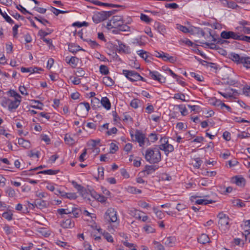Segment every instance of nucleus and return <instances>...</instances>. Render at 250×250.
<instances>
[{
    "label": "nucleus",
    "mask_w": 250,
    "mask_h": 250,
    "mask_svg": "<svg viewBox=\"0 0 250 250\" xmlns=\"http://www.w3.org/2000/svg\"><path fill=\"white\" fill-rule=\"evenodd\" d=\"M159 147L147 148L145 152V158L147 162L151 164H157L161 161V154Z\"/></svg>",
    "instance_id": "obj_1"
},
{
    "label": "nucleus",
    "mask_w": 250,
    "mask_h": 250,
    "mask_svg": "<svg viewBox=\"0 0 250 250\" xmlns=\"http://www.w3.org/2000/svg\"><path fill=\"white\" fill-rule=\"evenodd\" d=\"M230 58L238 64H242L247 69H250V57L240 56L235 53L230 54Z\"/></svg>",
    "instance_id": "obj_2"
},
{
    "label": "nucleus",
    "mask_w": 250,
    "mask_h": 250,
    "mask_svg": "<svg viewBox=\"0 0 250 250\" xmlns=\"http://www.w3.org/2000/svg\"><path fill=\"white\" fill-rule=\"evenodd\" d=\"M90 109L89 103L82 102L76 108V115L80 117L84 118L88 115Z\"/></svg>",
    "instance_id": "obj_3"
},
{
    "label": "nucleus",
    "mask_w": 250,
    "mask_h": 250,
    "mask_svg": "<svg viewBox=\"0 0 250 250\" xmlns=\"http://www.w3.org/2000/svg\"><path fill=\"white\" fill-rule=\"evenodd\" d=\"M160 142L162 144L159 146V149L163 150L167 156L168 155L169 153L174 151L173 146L168 143V140L167 137H162Z\"/></svg>",
    "instance_id": "obj_4"
},
{
    "label": "nucleus",
    "mask_w": 250,
    "mask_h": 250,
    "mask_svg": "<svg viewBox=\"0 0 250 250\" xmlns=\"http://www.w3.org/2000/svg\"><path fill=\"white\" fill-rule=\"evenodd\" d=\"M104 218L108 222L115 223L117 221V212L113 208H109L105 213Z\"/></svg>",
    "instance_id": "obj_5"
},
{
    "label": "nucleus",
    "mask_w": 250,
    "mask_h": 250,
    "mask_svg": "<svg viewBox=\"0 0 250 250\" xmlns=\"http://www.w3.org/2000/svg\"><path fill=\"white\" fill-rule=\"evenodd\" d=\"M221 37L224 39H232L239 41L240 35L233 31H223L221 33Z\"/></svg>",
    "instance_id": "obj_6"
},
{
    "label": "nucleus",
    "mask_w": 250,
    "mask_h": 250,
    "mask_svg": "<svg viewBox=\"0 0 250 250\" xmlns=\"http://www.w3.org/2000/svg\"><path fill=\"white\" fill-rule=\"evenodd\" d=\"M148 76L151 79L157 81L160 83H165L166 82V78L156 71H151L149 70Z\"/></svg>",
    "instance_id": "obj_7"
},
{
    "label": "nucleus",
    "mask_w": 250,
    "mask_h": 250,
    "mask_svg": "<svg viewBox=\"0 0 250 250\" xmlns=\"http://www.w3.org/2000/svg\"><path fill=\"white\" fill-rule=\"evenodd\" d=\"M123 74L130 81L134 82L137 81V77L138 73L134 70H128L124 69L123 70Z\"/></svg>",
    "instance_id": "obj_8"
},
{
    "label": "nucleus",
    "mask_w": 250,
    "mask_h": 250,
    "mask_svg": "<svg viewBox=\"0 0 250 250\" xmlns=\"http://www.w3.org/2000/svg\"><path fill=\"white\" fill-rule=\"evenodd\" d=\"M136 141L139 143L140 146H143L145 145V141L146 139L148 142V139L146 138V135L141 131L136 130L135 134Z\"/></svg>",
    "instance_id": "obj_9"
},
{
    "label": "nucleus",
    "mask_w": 250,
    "mask_h": 250,
    "mask_svg": "<svg viewBox=\"0 0 250 250\" xmlns=\"http://www.w3.org/2000/svg\"><path fill=\"white\" fill-rule=\"evenodd\" d=\"M159 167L156 165H146L140 174H142V176H147L154 172Z\"/></svg>",
    "instance_id": "obj_10"
},
{
    "label": "nucleus",
    "mask_w": 250,
    "mask_h": 250,
    "mask_svg": "<svg viewBox=\"0 0 250 250\" xmlns=\"http://www.w3.org/2000/svg\"><path fill=\"white\" fill-rule=\"evenodd\" d=\"M117 51L119 53H124L128 54L130 53V48L129 46L125 45L121 41L117 40Z\"/></svg>",
    "instance_id": "obj_11"
},
{
    "label": "nucleus",
    "mask_w": 250,
    "mask_h": 250,
    "mask_svg": "<svg viewBox=\"0 0 250 250\" xmlns=\"http://www.w3.org/2000/svg\"><path fill=\"white\" fill-rule=\"evenodd\" d=\"M113 27L116 28L122 24L124 21L122 16H114L111 19Z\"/></svg>",
    "instance_id": "obj_12"
},
{
    "label": "nucleus",
    "mask_w": 250,
    "mask_h": 250,
    "mask_svg": "<svg viewBox=\"0 0 250 250\" xmlns=\"http://www.w3.org/2000/svg\"><path fill=\"white\" fill-rule=\"evenodd\" d=\"M31 205L34 208L37 207L40 209L46 208L47 206L46 201L42 200L40 199H37L35 200L34 203L31 204Z\"/></svg>",
    "instance_id": "obj_13"
},
{
    "label": "nucleus",
    "mask_w": 250,
    "mask_h": 250,
    "mask_svg": "<svg viewBox=\"0 0 250 250\" xmlns=\"http://www.w3.org/2000/svg\"><path fill=\"white\" fill-rule=\"evenodd\" d=\"M92 20L95 23H98L105 20L106 19L103 13V12L101 11L95 13L93 16Z\"/></svg>",
    "instance_id": "obj_14"
},
{
    "label": "nucleus",
    "mask_w": 250,
    "mask_h": 250,
    "mask_svg": "<svg viewBox=\"0 0 250 250\" xmlns=\"http://www.w3.org/2000/svg\"><path fill=\"white\" fill-rule=\"evenodd\" d=\"M21 100L18 99H15L14 100H11L10 99V101L9 103V105L8 106V110L12 111L13 110L16 109L19 106L21 103Z\"/></svg>",
    "instance_id": "obj_15"
},
{
    "label": "nucleus",
    "mask_w": 250,
    "mask_h": 250,
    "mask_svg": "<svg viewBox=\"0 0 250 250\" xmlns=\"http://www.w3.org/2000/svg\"><path fill=\"white\" fill-rule=\"evenodd\" d=\"M232 182L236 185L240 187H244L246 184V180L244 178L236 176L232 178Z\"/></svg>",
    "instance_id": "obj_16"
},
{
    "label": "nucleus",
    "mask_w": 250,
    "mask_h": 250,
    "mask_svg": "<svg viewBox=\"0 0 250 250\" xmlns=\"http://www.w3.org/2000/svg\"><path fill=\"white\" fill-rule=\"evenodd\" d=\"M90 2L98 6H109L111 7H119L121 6L119 5L114 4H111V3H104L101 2L100 1L97 0H90Z\"/></svg>",
    "instance_id": "obj_17"
},
{
    "label": "nucleus",
    "mask_w": 250,
    "mask_h": 250,
    "mask_svg": "<svg viewBox=\"0 0 250 250\" xmlns=\"http://www.w3.org/2000/svg\"><path fill=\"white\" fill-rule=\"evenodd\" d=\"M61 226L65 229L72 228L74 227L75 223L72 219L68 218L62 222Z\"/></svg>",
    "instance_id": "obj_18"
},
{
    "label": "nucleus",
    "mask_w": 250,
    "mask_h": 250,
    "mask_svg": "<svg viewBox=\"0 0 250 250\" xmlns=\"http://www.w3.org/2000/svg\"><path fill=\"white\" fill-rule=\"evenodd\" d=\"M154 27L158 32L162 35H164L166 33V28L165 26L163 24H161L159 22H156L154 24Z\"/></svg>",
    "instance_id": "obj_19"
},
{
    "label": "nucleus",
    "mask_w": 250,
    "mask_h": 250,
    "mask_svg": "<svg viewBox=\"0 0 250 250\" xmlns=\"http://www.w3.org/2000/svg\"><path fill=\"white\" fill-rule=\"evenodd\" d=\"M161 59L166 62H168L171 63H174L176 61V58L173 56H170L168 54L163 52Z\"/></svg>",
    "instance_id": "obj_20"
},
{
    "label": "nucleus",
    "mask_w": 250,
    "mask_h": 250,
    "mask_svg": "<svg viewBox=\"0 0 250 250\" xmlns=\"http://www.w3.org/2000/svg\"><path fill=\"white\" fill-rule=\"evenodd\" d=\"M42 69L41 68L38 67H29V68H25L22 67L21 68V71L23 73L24 72H30L31 73H39V71H42Z\"/></svg>",
    "instance_id": "obj_21"
},
{
    "label": "nucleus",
    "mask_w": 250,
    "mask_h": 250,
    "mask_svg": "<svg viewBox=\"0 0 250 250\" xmlns=\"http://www.w3.org/2000/svg\"><path fill=\"white\" fill-rule=\"evenodd\" d=\"M198 242L202 244H206L210 242V239L207 234L203 233L198 238Z\"/></svg>",
    "instance_id": "obj_22"
},
{
    "label": "nucleus",
    "mask_w": 250,
    "mask_h": 250,
    "mask_svg": "<svg viewBox=\"0 0 250 250\" xmlns=\"http://www.w3.org/2000/svg\"><path fill=\"white\" fill-rule=\"evenodd\" d=\"M175 241V237L173 236L168 237L163 240L164 244L169 247H172Z\"/></svg>",
    "instance_id": "obj_23"
},
{
    "label": "nucleus",
    "mask_w": 250,
    "mask_h": 250,
    "mask_svg": "<svg viewBox=\"0 0 250 250\" xmlns=\"http://www.w3.org/2000/svg\"><path fill=\"white\" fill-rule=\"evenodd\" d=\"M66 62L71 65L72 68H75L79 62V59L76 57H71L70 59L66 58Z\"/></svg>",
    "instance_id": "obj_24"
},
{
    "label": "nucleus",
    "mask_w": 250,
    "mask_h": 250,
    "mask_svg": "<svg viewBox=\"0 0 250 250\" xmlns=\"http://www.w3.org/2000/svg\"><path fill=\"white\" fill-rule=\"evenodd\" d=\"M138 55H139L142 58L144 59L146 62H150V60L148 59L149 58L148 55L149 53L144 50H140L137 52Z\"/></svg>",
    "instance_id": "obj_25"
},
{
    "label": "nucleus",
    "mask_w": 250,
    "mask_h": 250,
    "mask_svg": "<svg viewBox=\"0 0 250 250\" xmlns=\"http://www.w3.org/2000/svg\"><path fill=\"white\" fill-rule=\"evenodd\" d=\"M218 224L222 227H224L225 229L229 228V217H224L219 219Z\"/></svg>",
    "instance_id": "obj_26"
},
{
    "label": "nucleus",
    "mask_w": 250,
    "mask_h": 250,
    "mask_svg": "<svg viewBox=\"0 0 250 250\" xmlns=\"http://www.w3.org/2000/svg\"><path fill=\"white\" fill-rule=\"evenodd\" d=\"M101 104L107 110H109L111 108V104L106 97H103L101 99Z\"/></svg>",
    "instance_id": "obj_27"
},
{
    "label": "nucleus",
    "mask_w": 250,
    "mask_h": 250,
    "mask_svg": "<svg viewBox=\"0 0 250 250\" xmlns=\"http://www.w3.org/2000/svg\"><path fill=\"white\" fill-rule=\"evenodd\" d=\"M68 50L69 51L75 54L78 51L80 50H83V49H82L80 46L79 45H76L74 43H70L68 45Z\"/></svg>",
    "instance_id": "obj_28"
},
{
    "label": "nucleus",
    "mask_w": 250,
    "mask_h": 250,
    "mask_svg": "<svg viewBox=\"0 0 250 250\" xmlns=\"http://www.w3.org/2000/svg\"><path fill=\"white\" fill-rule=\"evenodd\" d=\"M103 83L106 86H112L114 84V81L111 78L108 76L104 77L103 79Z\"/></svg>",
    "instance_id": "obj_29"
},
{
    "label": "nucleus",
    "mask_w": 250,
    "mask_h": 250,
    "mask_svg": "<svg viewBox=\"0 0 250 250\" xmlns=\"http://www.w3.org/2000/svg\"><path fill=\"white\" fill-rule=\"evenodd\" d=\"M71 211L72 212V213L71 215H70V217L77 218L79 216L81 212V209L79 208L72 207L71 208Z\"/></svg>",
    "instance_id": "obj_30"
},
{
    "label": "nucleus",
    "mask_w": 250,
    "mask_h": 250,
    "mask_svg": "<svg viewBox=\"0 0 250 250\" xmlns=\"http://www.w3.org/2000/svg\"><path fill=\"white\" fill-rule=\"evenodd\" d=\"M5 192L9 197L13 198L16 196L15 190L11 187H8L5 189Z\"/></svg>",
    "instance_id": "obj_31"
},
{
    "label": "nucleus",
    "mask_w": 250,
    "mask_h": 250,
    "mask_svg": "<svg viewBox=\"0 0 250 250\" xmlns=\"http://www.w3.org/2000/svg\"><path fill=\"white\" fill-rule=\"evenodd\" d=\"M0 14L3 17V18L7 22L10 24H13L14 23L13 20L11 19V18L6 14V12H3L0 8Z\"/></svg>",
    "instance_id": "obj_32"
},
{
    "label": "nucleus",
    "mask_w": 250,
    "mask_h": 250,
    "mask_svg": "<svg viewBox=\"0 0 250 250\" xmlns=\"http://www.w3.org/2000/svg\"><path fill=\"white\" fill-rule=\"evenodd\" d=\"M64 141L66 144L69 146H72L75 143L74 139L68 134L65 135L64 137Z\"/></svg>",
    "instance_id": "obj_33"
},
{
    "label": "nucleus",
    "mask_w": 250,
    "mask_h": 250,
    "mask_svg": "<svg viewBox=\"0 0 250 250\" xmlns=\"http://www.w3.org/2000/svg\"><path fill=\"white\" fill-rule=\"evenodd\" d=\"M100 72L102 75H107L109 71L108 67L105 65H101L99 68Z\"/></svg>",
    "instance_id": "obj_34"
},
{
    "label": "nucleus",
    "mask_w": 250,
    "mask_h": 250,
    "mask_svg": "<svg viewBox=\"0 0 250 250\" xmlns=\"http://www.w3.org/2000/svg\"><path fill=\"white\" fill-rule=\"evenodd\" d=\"M2 216L3 218L7 220L8 221H11L13 219V213L10 210L4 212L2 214Z\"/></svg>",
    "instance_id": "obj_35"
},
{
    "label": "nucleus",
    "mask_w": 250,
    "mask_h": 250,
    "mask_svg": "<svg viewBox=\"0 0 250 250\" xmlns=\"http://www.w3.org/2000/svg\"><path fill=\"white\" fill-rule=\"evenodd\" d=\"M18 144L24 148L28 147L30 146L29 142L22 138L18 139Z\"/></svg>",
    "instance_id": "obj_36"
},
{
    "label": "nucleus",
    "mask_w": 250,
    "mask_h": 250,
    "mask_svg": "<svg viewBox=\"0 0 250 250\" xmlns=\"http://www.w3.org/2000/svg\"><path fill=\"white\" fill-rule=\"evenodd\" d=\"M213 202H214V201L212 200L198 199L195 201V204L198 205H207L212 203Z\"/></svg>",
    "instance_id": "obj_37"
},
{
    "label": "nucleus",
    "mask_w": 250,
    "mask_h": 250,
    "mask_svg": "<svg viewBox=\"0 0 250 250\" xmlns=\"http://www.w3.org/2000/svg\"><path fill=\"white\" fill-rule=\"evenodd\" d=\"M59 171V170H52V169H47V170H44L43 171H41L39 172H38V174L39 173H42L44 174H48V175H55L58 173Z\"/></svg>",
    "instance_id": "obj_38"
},
{
    "label": "nucleus",
    "mask_w": 250,
    "mask_h": 250,
    "mask_svg": "<svg viewBox=\"0 0 250 250\" xmlns=\"http://www.w3.org/2000/svg\"><path fill=\"white\" fill-rule=\"evenodd\" d=\"M32 103L37 104V105H32V107L34 108H37L40 110H42L43 104L39 101L33 100H32Z\"/></svg>",
    "instance_id": "obj_39"
},
{
    "label": "nucleus",
    "mask_w": 250,
    "mask_h": 250,
    "mask_svg": "<svg viewBox=\"0 0 250 250\" xmlns=\"http://www.w3.org/2000/svg\"><path fill=\"white\" fill-rule=\"evenodd\" d=\"M224 2V4H227L228 7L232 9H235L238 7V5L235 3V2L232 1H229L227 0H225Z\"/></svg>",
    "instance_id": "obj_40"
},
{
    "label": "nucleus",
    "mask_w": 250,
    "mask_h": 250,
    "mask_svg": "<svg viewBox=\"0 0 250 250\" xmlns=\"http://www.w3.org/2000/svg\"><path fill=\"white\" fill-rule=\"evenodd\" d=\"M117 28L122 31H128L130 29V27L126 25L124 21H123L122 24Z\"/></svg>",
    "instance_id": "obj_41"
},
{
    "label": "nucleus",
    "mask_w": 250,
    "mask_h": 250,
    "mask_svg": "<svg viewBox=\"0 0 250 250\" xmlns=\"http://www.w3.org/2000/svg\"><path fill=\"white\" fill-rule=\"evenodd\" d=\"M176 28L184 33H188L189 32V30L188 27L179 24H176Z\"/></svg>",
    "instance_id": "obj_42"
},
{
    "label": "nucleus",
    "mask_w": 250,
    "mask_h": 250,
    "mask_svg": "<svg viewBox=\"0 0 250 250\" xmlns=\"http://www.w3.org/2000/svg\"><path fill=\"white\" fill-rule=\"evenodd\" d=\"M232 203L234 206H238L239 207L242 208L245 206V204L240 199H236L232 201Z\"/></svg>",
    "instance_id": "obj_43"
},
{
    "label": "nucleus",
    "mask_w": 250,
    "mask_h": 250,
    "mask_svg": "<svg viewBox=\"0 0 250 250\" xmlns=\"http://www.w3.org/2000/svg\"><path fill=\"white\" fill-rule=\"evenodd\" d=\"M140 19L142 21L146 22V23H149L152 21V20L148 16L144 14H141Z\"/></svg>",
    "instance_id": "obj_44"
},
{
    "label": "nucleus",
    "mask_w": 250,
    "mask_h": 250,
    "mask_svg": "<svg viewBox=\"0 0 250 250\" xmlns=\"http://www.w3.org/2000/svg\"><path fill=\"white\" fill-rule=\"evenodd\" d=\"M16 8H17L19 10H20L21 13L23 14H26L27 13L32 15V13L27 11L24 7H23L21 5H16Z\"/></svg>",
    "instance_id": "obj_45"
},
{
    "label": "nucleus",
    "mask_w": 250,
    "mask_h": 250,
    "mask_svg": "<svg viewBox=\"0 0 250 250\" xmlns=\"http://www.w3.org/2000/svg\"><path fill=\"white\" fill-rule=\"evenodd\" d=\"M100 103V100L97 98L95 97L91 100V105L93 108H96L97 107H99Z\"/></svg>",
    "instance_id": "obj_46"
},
{
    "label": "nucleus",
    "mask_w": 250,
    "mask_h": 250,
    "mask_svg": "<svg viewBox=\"0 0 250 250\" xmlns=\"http://www.w3.org/2000/svg\"><path fill=\"white\" fill-rule=\"evenodd\" d=\"M173 98L176 100H180L182 101H186L185 100V95L183 93H176L174 94Z\"/></svg>",
    "instance_id": "obj_47"
},
{
    "label": "nucleus",
    "mask_w": 250,
    "mask_h": 250,
    "mask_svg": "<svg viewBox=\"0 0 250 250\" xmlns=\"http://www.w3.org/2000/svg\"><path fill=\"white\" fill-rule=\"evenodd\" d=\"M127 190L129 192L132 193H141L142 192V191L140 189H137L134 187H128Z\"/></svg>",
    "instance_id": "obj_48"
},
{
    "label": "nucleus",
    "mask_w": 250,
    "mask_h": 250,
    "mask_svg": "<svg viewBox=\"0 0 250 250\" xmlns=\"http://www.w3.org/2000/svg\"><path fill=\"white\" fill-rule=\"evenodd\" d=\"M110 153L113 154L115 153L118 149L119 147L117 145L113 143H111L110 145Z\"/></svg>",
    "instance_id": "obj_49"
},
{
    "label": "nucleus",
    "mask_w": 250,
    "mask_h": 250,
    "mask_svg": "<svg viewBox=\"0 0 250 250\" xmlns=\"http://www.w3.org/2000/svg\"><path fill=\"white\" fill-rule=\"evenodd\" d=\"M189 74L191 77L194 78L199 82H202L203 81V76L197 74L194 72H190Z\"/></svg>",
    "instance_id": "obj_50"
},
{
    "label": "nucleus",
    "mask_w": 250,
    "mask_h": 250,
    "mask_svg": "<svg viewBox=\"0 0 250 250\" xmlns=\"http://www.w3.org/2000/svg\"><path fill=\"white\" fill-rule=\"evenodd\" d=\"M65 196L64 198H68L69 199H76L77 197V196L75 193H66L65 194Z\"/></svg>",
    "instance_id": "obj_51"
},
{
    "label": "nucleus",
    "mask_w": 250,
    "mask_h": 250,
    "mask_svg": "<svg viewBox=\"0 0 250 250\" xmlns=\"http://www.w3.org/2000/svg\"><path fill=\"white\" fill-rule=\"evenodd\" d=\"M34 19L44 25L46 24V23H49V22L48 21H47V20H46L44 18H42L41 17H35Z\"/></svg>",
    "instance_id": "obj_52"
},
{
    "label": "nucleus",
    "mask_w": 250,
    "mask_h": 250,
    "mask_svg": "<svg viewBox=\"0 0 250 250\" xmlns=\"http://www.w3.org/2000/svg\"><path fill=\"white\" fill-rule=\"evenodd\" d=\"M10 99L7 98H4L1 101V105L4 107H7L8 108Z\"/></svg>",
    "instance_id": "obj_53"
},
{
    "label": "nucleus",
    "mask_w": 250,
    "mask_h": 250,
    "mask_svg": "<svg viewBox=\"0 0 250 250\" xmlns=\"http://www.w3.org/2000/svg\"><path fill=\"white\" fill-rule=\"evenodd\" d=\"M133 43L139 46H144L145 44V43L142 41V37L140 38L135 39Z\"/></svg>",
    "instance_id": "obj_54"
},
{
    "label": "nucleus",
    "mask_w": 250,
    "mask_h": 250,
    "mask_svg": "<svg viewBox=\"0 0 250 250\" xmlns=\"http://www.w3.org/2000/svg\"><path fill=\"white\" fill-rule=\"evenodd\" d=\"M178 107L180 110V111L182 115H185L187 113V109L184 105L180 104L178 105Z\"/></svg>",
    "instance_id": "obj_55"
},
{
    "label": "nucleus",
    "mask_w": 250,
    "mask_h": 250,
    "mask_svg": "<svg viewBox=\"0 0 250 250\" xmlns=\"http://www.w3.org/2000/svg\"><path fill=\"white\" fill-rule=\"evenodd\" d=\"M144 229L147 233H153L155 231V229L149 225H146L144 227Z\"/></svg>",
    "instance_id": "obj_56"
},
{
    "label": "nucleus",
    "mask_w": 250,
    "mask_h": 250,
    "mask_svg": "<svg viewBox=\"0 0 250 250\" xmlns=\"http://www.w3.org/2000/svg\"><path fill=\"white\" fill-rule=\"evenodd\" d=\"M94 197L101 203L105 202L106 199L104 196L99 194H96Z\"/></svg>",
    "instance_id": "obj_57"
},
{
    "label": "nucleus",
    "mask_w": 250,
    "mask_h": 250,
    "mask_svg": "<svg viewBox=\"0 0 250 250\" xmlns=\"http://www.w3.org/2000/svg\"><path fill=\"white\" fill-rule=\"evenodd\" d=\"M165 7L175 9L179 7V5L176 3H166Z\"/></svg>",
    "instance_id": "obj_58"
},
{
    "label": "nucleus",
    "mask_w": 250,
    "mask_h": 250,
    "mask_svg": "<svg viewBox=\"0 0 250 250\" xmlns=\"http://www.w3.org/2000/svg\"><path fill=\"white\" fill-rule=\"evenodd\" d=\"M105 239L109 242H113V239L112 236L108 232L103 234Z\"/></svg>",
    "instance_id": "obj_59"
},
{
    "label": "nucleus",
    "mask_w": 250,
    "mask_h": 250,
    "mask_svg": "<svg viewBox=\"0 0 250 250\" xmlns=\"http://www.w3.org/2000/svg\"><path fill=\"white\" fill-rule=\"evenodd\" d=\"M131 215H133L134 217H135L136 218H138L139 219H140L141 218V217L139 213V211L137 209H134L130 210V213Z\"/></svg>",
    "instance_id": "obj_60"
},
{
    "label": "nucleus",
    "mask_w": 250,
    "mask_h": 250,
    "mask_svg": "<svg viewBox=\"0 0 250 250\" xmlns=\"http://www.w3.org/2000/svg\"><path fill=\"white\" fill-rule=\"evenodd\" d=\"M52 12L56 16H58L59 14H64L67 12V11L59 10L54 7H52Z\"/></svg>",
    "instance_id": "obj_61"
},
{
    "label": "nucleus",
    "mask_w": 250,
    "mask_h": 250,
    "mask_svg": "<svg viewBox=\"0 0 250 250\" xmlns=\"http://www.w3.org/2000/svg\"><path fill=\"white\" fill-rule=\"evenodd\" d=\"M239 41H242L247 42H250V37L243 35H240V38Z\"/></svg>",
    "instance_id": "obj_62"
},
{
    "label": "nucleus",
    "mask_w": 250,
    "mask_h": 250,
    "mask_svg": "<svg viewBox=\"0 0 250 250\" xmlns=\"http://www.w3.org/2000/svg\"><path fill=\"white\" fill-rule=\"evenodd\" d=\"M76 74L78 77H83L85 75V72L83 68H78L76 72Z\"/></svg>",
    "instance_id": "obj_63"
},
{
    "label": "nucleus",
    "mask_w": 250,
    "mask_h": 250,
    "mask_svg": "<svg viewBox=\"0 0 250 250\" xmlns=\"http://www.w3.org/2000/svg\"><path fill=\"white\" fill-rule=\"evenodd\" d=\"M138 104L139 101L137 99H133L131 101L130 105L132 107L137 108L138 107Z\"/></svg>",
    "instance_id": "obj_64"
}]
</instances>
